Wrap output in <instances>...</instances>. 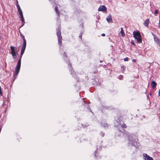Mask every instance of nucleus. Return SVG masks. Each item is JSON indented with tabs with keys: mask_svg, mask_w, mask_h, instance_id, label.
<instances>
[{
	"mask_svg": "<svg viewBox=\"0 0 160 160\" xmlns=\"http://www.w3.org/2000/svg\"><path fill=\"white\" fill-rule=\"evenodd\" d=\"M107 10V8L104 5L100 6L98 8V11L106 12Z\"/></svg>",
	"mask_w": 160,
	"mask_h": 160,
	"instance_id": "nucleus-6",
	"label": "nucleus"
},
{
	"mask_svg": "<svg viewBox=\"0 0 160 160\" xmlns=\"http://www.w3.org/2000/svg\"><path fill=\"white\" fill-rule=\"evenodd\" d=\"M82 33H81L80 34L79 37L81 39H82Z\"/></svg>",
	"mask_w": 160,
	"mask_h": 160,
	"instance_id": "nucleus-17",
	"label": "nucleus"
},
{
	"mask_svg": "<svg viewBox=\"0 0 160 160\" xmlns=\"http://www.w3.org/2000/svg\"><path fill=\"white\" fill-rule=\"evenodd\" d=\"M131 136L130 135H129L128 136V139L129 141H131V140H132V139H131Z\"/></svg>",
	"mask_w": 160,
	"mask_h": 160,
	"instance_id": "nucleus-16",
	"label": "nucleus"
},
{
	"mask_svg": "<svg viewBox=\"0 0 160 160\" xmlns=\"http://www.w3.org/2000/svg\"><path fill=\"white\" fill-rule=\"evenodd\" d=\"M143 156L144 157V159L145 160H153L152 158L150 157L147 154H143Z\"/></svg>",
	"mask_w": 160,
	"mask_h": 160,
	"instance_id": "nucleus-7",
	"label": "nucleus"
},
{
	"mask_svg": "<svg viewBox=\"0 0 160 160\" xmlns=\"http://www.w3.org/2000/svg\"><path fill=\"white\" fill-rule=\"evenodd\" d=\"M55 11L56 13L58 14V19H60V13L58 11V8L57 7H56L55 8Z\"/></svg>",
	"mask_w": 160,
	"mask_h": 160,
	"instance_id": "nucleus-12",
	"label": "nucleus"
},
{
	"mask_svg": "<svg viewBox=\"0 0 160 160\" xmlns=\"http://www.w3.org/2000/svg\"><path fill=\"white\" fill-rule=\"evenodd\" d=\"M120 33H121V36L122 37H124L125 36V33L124 30L123 29V28H121V31Z\"/></svg>",
	"mask_w": 160,
	"mask_h": 160,
	"instance_id": "nucleus-14",
	"label": "nucleus"
},
{
	"mask_svg": "<svg viewBox=\"0 0 160 160\" xmlns=\"http://www.w3.org/2000/svg\"><path fill=\"white\" fill-rule=\"evenodd\" d=\"M96 153H97V152H95V156H96Z\"/></svg>",
	"mask_w": 160,
	"mask_h": 160,
	"instance_id": "nucleus-28",
	"label": "nucleus"
},
{
	"mask_svg": "<svg viewBox=\"0 0 160 160\" xmlns=\"http://www.w3.org/2000/svg\"><path fill=\"white\" fill-rule=\"evenodd\" d=\"M157 83L154 81H152L151 83V86L153 88H154L156 86Z\"/></svg>",
	"mask_w": 160,
	"mask_h": 160,
	"instance_id": "nucleus-10",
	"label": "nucleus"
},
{
	"mask_svg": "<svg viewBox=\"0 0 160 160\" xmlns=\"http://www.w3.org/2000/svg\"><path fill=\"white\" fill-rule=\"evenodd\" d=\"M122 68H123V70L122 71V72H123V71H125V66H124V65H122Z\"/></svg>",
	"mask_w": 160,
	"mask_h": 160,
	"instance_id": "nucleus-21",
	"label": "nucleus"
},
{
	"mask_svg": "<svg viewBox=\"0 0 160 160\" xmlns=\"http://www.w3.org/2000/svg\"><path fill=\"white\" fill-rule=\"evenodd\" d=\"M17 9L18 10V13H19L20 16L23 15L22 11L19 5H18Z\"/></svg>",
	"mask_w": 160,
	"mask_h": 160,
	"instance_id": "nucleus-13",
	"label": "nucleus"
},
{
	"mask_svg": "<svg viewBox=\"0 0 160 160\" xmlns=\"http://www.w3.org/2000/svg\"><path fill=\"white\" fill-rule=\"evenodd\" d=\"M57 35L58 38V41L59 45L60 46L62 45V36H61V28H57L56 31Z\"/></svg>",
	"mask_w": 160,
	"mask_h": 160,
	"instance_id": "nucleus-3",
	"label": "nucleus"
},
{
	"mask_svg": "<svg viewBox=\"0 0 160 160\" xmlns=\"http://www.w3.org/2000/svg\"><path fill=\"white\" fill-rule=\"evenodd\" d=\"M124 60L125 61H128V57H127L125 58Z\"/></svg>",
	"mask_w": 160,
	"mask_h": 160,
	"instance_id": "nucleus-20",
	"label": "nucleus"
},
{
	"mask_svg": "<svg viewBox=\"0 0 160 160\" xmlns=\"http://www.w3.org/2000/svg\"><path fill=\"white\" fill-rule=\"evenodd\" d=\"M132 61L134 62H136V60L135 59H133L132 60Z\"/></svg>",
	"mask_w": 160,
	"mask_h": 160,
	"instance_id": "nucleus-26",
	"label": "nucleus"
},
{
	"mask_svg": "<svg viewBox=\"0 0 160 160\" xmlns=\"http://www.w3.org/2000/svg\"><path fill=\"white\" fill-rule=\"evenodd\" d=\"M149 19H146L145 20V21H144V22L143 23V24L145 26L147 27H148V25H149Z\"/></svg>",
	"mask_w": 160,
	"mask_h": 160,
	"instance_id": "nucleus-9",
	"label": "nucleus"
},
{
	"mask_svg": "<svg viewBox=\"0 0 160 160\" xmlns=\"http://www.w3.org/2000/svg\"><path fill=\"white\" fill-rule=\"evenodd\" d=\"M131 44H132V45H134V46H136L135 44V43H134V41H133L132 40V41H131Z\"/></svg>",
	"mask_w": 160,
	"mask_h": 160,
	"instance_id": "nucleus-18",
	"label": "nucleus"
},
{
	"mask_svg": "<svg viewBox=\"0 0 160 160\" xmlns=\"http://www.w3.org/2000/svg\"><path fill=\"white\" fill-rule=\"evenodd\" d=\"M102 132L101 133V135L102 137H104V133Z\"/></svg>",
	"mask_w": 160,
	"mask_h": 160,
	"instance_id": "nucleus-23",
	"label": "nucleus"
},
{
	"mask_svg": "<svg viewBox=\"0 0 160 160\" xmlns=\"http://www.w3.org/2000/svg\"><path fill=\"white\" fill-rule=\"evenodd\" d=\"M122 128H127V126L125 123H123L122 126Z\"/></svg>",
	"mask_w": 160,
	"mask_h": 160,
	"instance_id": "nucleus-15",
	"label": "nucleus"
},
{
	"mask_svg": "<svg viewBox=\"0 0 160 160\" xmlns=\"http://www.w3.org/2000/svg\"><path fill=\"white\" fill-rule=\"evenodd\" d=\"M101 35L102 36H103V37H104L105 36V34H104V33H102Z\"/></svg>",
	"mask_w": 160,
	"mask_h": 160,
	"instance_id": "nucleus-25",
	"label": "nucleus"
},
{
	"mask_svg": "<svg viewBox=\"0 0 160 160\" xmlns=\"http://www.w3.org/2000/svg\"><path fill=\"white\" fill-rule=\"evenodd\" d=\"M159 23H160V17H159Z\"/></svg>",
	"mask_w": 160,
	"mask_h": 160,
	"instance_id": "nucleus-27",
	"label": "nucleus"
},
{
	"mask_svg": "<svg viewBox=\"0 0 160 160\" xmlns=\"http://www.w3.org/2000/svg\"><path fill=\"white\" fill-rule=\"evenodd\" d=\"M1 39V36H0V40Z\"/></svg>",
	"mask_w": 160,
	"mask_h": 160,
	"instance_id": "nucleus-29",
	"label": "nucleus"
},
{
	"mask_svg": "<svg viewBox=\"0 0 160 160\" xmlns=\"http://www.w3.org/2000/svg\"><path fill=\"white\" fill-rule=\"evenodd\" d=\"M10 48L11 50V54L12 57L14 59H15L17 58V56L18 55V52L16 51L17 50L16 48L11 46Z\"/></svg>",
	"mask_w": 160,
	"mask_h": 160,
	"instance_id": "nucleus-4",
	"label": "nucleus"
},
{
	"mask_svg": "<svg viewBox=\"0 0 160 160\" xmlns=\"http://www.w3.org/2000/svg\"><path fill=\"white\" fill-rule=\"evenodd\" d=\"M107 21L108 22H112V16L111 14L109 15L106 18Z\"/></svg>",
	"mask_w": 160,
	"mask_h": 160,
	"instance_id": "nucleus-8",
	"label": "nucleus"
},
{
	"mask_svg": "<svg viewBox=\"0 0 160 160\" xmlns=\"http://www.w3.org/2000/svg\"><path fill=\"white\" fill-rule=\"evenodd\" d=\"M133 37L136 39L137 42L138 43H141L142 42V39L140 33L139 31H137L135 32L134 31L133 32Z\"/></svg>",
	"mask_w": 160,
	"mask_h": 160,
	"instance_id": "nucleus-2",
	"label": "nucleus"
},
{
	"mask_svg": "<svg viewBox=\"0 0 160 160\" xmlns=\"http://www.w3.org/2000/svg\"><path fill=\"white\" fill-rule=\"evenodd\" d=\"M18 5H19L18 4V1H17V0H16V5L17 6V8H18Z\"/></svg>",
	"mask_w": 160,
	"mask_h": 160,
	"instance_id": "nucleus-24",
	"label": "nucleus"
},
{
	"mask_svg": "<svg viewBox=\"0 0 160 160\" xmlns=\"http://www.w3.org/2000/svg\"><path fill=\"white\" fill-rule=\"evenodd\" d=\"M158 9H156L155 11V14H158Z\"/></svg>",
	"mask_w": 160,
	"mask_h": 160,
	"instance_id": "nucleus-22",
	"label": "nucleus"
},
{
	"mask_svg": "<svg viewBox=\"0 0 160 160\" xmlns=\"http://www.w3.org/2000/svg\"><path fill=\"white\" fill-rule=\"evenodd\" d=\"M154 37V39L155 42L157 43L158 45L160 47V40L155 34H152Z\"/></svg>",
	"mask_w": 160,
	"mask_h": 160,
	"instance_id": "nucleus-5",
	"label": "nucleus"
},
{
	"mask_svg": "<svg viewBox=\"0 0 160 160\" xmlns=\"http://www.w3.org/2000/svg\"><path fill=\"white\" fill-rule=\"evenodd\" d=\"M19 32L20 33V36L22 37L23 39V43L21 51V55L20 56V58L18 60V62L15 69V75L16 76H17L19 72L21 67V58L22 57V55L24 52V51L25 50L26 46V41L25 39V37L20 32V30H19Z\"/></svg>",
	"mask_w": 160,
	"mask_h": 160,
	"instance_id": "nucleus-1",
	"label": "nucleus"
},
{
	"mask_svg": "<svg viewBox=\"0 0 160 160\" xmlns=\"http://www.w3.org/2000/svg\"><path fill=\"white\" fill-rule=\"evenodd\" d=\"M63 55L64 57L67 58V55L66 53L65 52H64Z\"/></svg>",
	"mask_w": 160,
	"mask_h": 160,
	"instance_id": "nucleus-19",
	"label": "nucleus"
},
{
	"mask_svg": "<svg viewBox=\"0 0 160 160\" xmlns=\"http://www.w3.org/2000/svg\"><path fill=\"white\" fill-rule=\"evenodd\" d=\"M21 18V21L22 22V25L20 27V28H21V27H22V26H23L25 22H24V20L23 18V15H20Z\"/></svg>",
	"mask_w": 160,
	"mask_h": 160,
	"instance_id": "nucleus-11",
	"label": "nucleus"
}]
</instances>
